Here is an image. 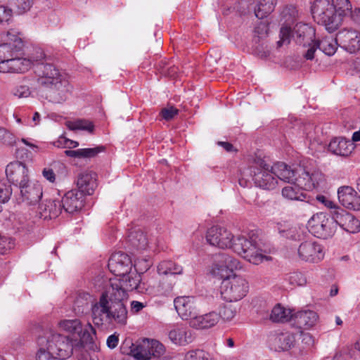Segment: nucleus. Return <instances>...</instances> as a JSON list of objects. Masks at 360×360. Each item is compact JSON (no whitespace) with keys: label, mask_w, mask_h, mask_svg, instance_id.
I'll return each mask as SVG.
<instances>
[{"label":"nucleus","mask_w":360,"mask_h":360,"mask_svg":"<svg viewBox=\"0 0 360 360\" xmlns=\"http://www.w3.org/2000/svg\"><path fill=\"white\" fill-rule=\"evenodd\" d=\"M19 194L17 200L20 203L27 205L37 204L42 196V187L40 184L32 183L30 180L25 185L18 187Z\"/></svg>","instance_id":"f3484780"},{"label":"nucleus","mask_w":360,"mask_h":360,"mask_svg":"<svg viewBox=\"0 0 360 360\" xmlns=\"http://www.w3.org/2000/svg\"><path fill=\"white\" fill-rule=\"evenodd\" d=\"M20 141L25 146H28L34 153L39 152V146L35 142H33L30 139L22 138L20 139Z\"/></svg>","instance_id":"052dcab7"},{"label":"nucleus","mask_w":360,"mask_h":360,"mask_svg":"<svg viewBox=\"0 0 360 360\" xmlns=\"http://www.w3.org/2000/svg\"><path fill=\"white\" fill-rule=\"evenodd\" d=\"M302 342L307 347H312L315 345V338L309 333H303L302 335Z\"/></svg>","instance_id":"bf43d9fd"},{"label":"nucleus","mask_w":360,"mask_h":360,"mask_svg":"<svg viewBox=\"0 0 360 360\" xmlns=\"http://www.w3.org/2000/svg\"><path fill=\"white\" fill-rule=\"evenodd\" d=\"M205 238L209 245L219 249H231L245 260L255 265L271 259L255 240L242 235L235 236L231 231L224 227L210 228L207 231Z\"/></svg>","instance_id":"f03ea898"},{"label":"nucleus","mask_w":360,"mask_h":360,"mask_svg":"<svg viewBox=\"0 0 360 360\" xmlns=\"http://www.w3.org/2000/svg\"><path fill=\"white\" fill-rule=\"evenodd\" d=\"M109 270L115 276L124 281L126 286L129 289H136L141 292L144 289L141 283V276L135 268L130 257L125 253L116 252L111 255L108 260Z\"/></svg>","instance_id":"39448f33"},{"label":"nucleus","mask_w":360,"mask_h":360,"mask_svg":"<svg viewBox=\"0 0 360 360\" xmlns=\"http://www.w3.org/2000/svg\"><path fill=\"white\" fill-rule=\"evenodd\" d=\"M325 174L316 167L313 160H303L297 166L295 185L303 190L312 191L324 188Z\"/></svg>","instance_id":"423d86ee"},{"label":"nucleus","mask_w":360,"mask_h":360,"mask_svg":"<svg viewBox=\"0 0 360 360\" xmlns=\"http://www.w3.org/2000/svg\"><path fill=\"white\" fill-rule=\"evenodd\" d=\"M37 83L44 90V96L49 102L62 103L72 91V86L68 76L52 64L41 67Z\"/></svg>","instance_id":"7ed1b4c3"},{"label":"nucleus","mask_w":360,"mask_h":360,"mask_svg":"<svg viewBox=\"0 0 360 360\" xmlns=\"http://www.w3.org/2000/svg\"><path fill=\"white\" fill-rule=\"evenodd\" d=\"M128 242L137 250H144L148 245V238L139 228H133L128 233Z\"/></svg>","instance_id":"7c9ffc66"},{"label":"nucleus","mask_w":360,"mask_h":360,"mask_svg":"<svg viewBox=\"0 0 360 360\" xmlns=\"http://www.w3.org/2000/svg\"><path fill=\"white\" fill-rule=\"evenodd\" d=\"M158 272L159 274H181L183 267L172 261H162L158 266Z\"/></svg>","instance_id":"c9c22d12"},{"label":"nucleus","mask_w":360,"mask_h":360,"mask_svg":"<svg viewBox=\"0 0 360 360\" xmlns=\"http://www.w3.org/2000/svg\"><path fill=\"white\" fill-rule=\"evenodd\" d=\"M270 340L276 350L287 351L295 345V336L292 333L285 332L273 335Z\"/></svg>","instance_id":"bb28decb"},{"label":"nucleus","mask_w":360,"mask_h":360,"mask_svg":"<svg viewBox=\"0 0 360 360\" xmlns=\"http://www.w3.org/2000/svg\"><path fill=\"white\" fill-rule=\"evenodd\" d=\"M60 200L63 209L70 214L80 210L84 202V195L77 190L68 191Z\"/></svg>","instance_id":"5701e85b"},{"label":"nucleus","mask_w":360,"mask_h":360,"mask_svg":"<svg viewBox=\"0 0 360 360\" xmlns=\"http://www.w3.org/2000/svg\"><path fill=\"white\" fill-rule=\"evenodd\" d=\"M340 46L353 53L360 50V32L356 30L344 29L338 34Z\"/></svg>","instance_id":"6ab92c4d"},{"label":"nucleus","mask_w":360,"mask_h":360,"mask_svg":"<svg viewBox=\"0 0 360 360\" xmlns=\"http://www.w3.org/2000/svg\"><path fill=\"white\" fill-rule=\"evenodd\" d=\"M255 32L258 34V36L260 37H264L267 35L268 33V27L266 24L264 22H259V25L255 28Z\"/></svg>","instance_id":"680f3d73"},{"label":"nucleus","mask_w":360,"mask_h":360,"mask_svg":"<svg viewBox=\"0 0 360 360\" xmlns=\"http://www.w3.org/2000/svg\"><path fill=\"white\" fill-rule=\"evenodd\" d=\"M296 323L300 328L309 330L314 327L319 322L318 314L309 309H304L297 311L294 314Z\"/></svg>","instance_id":"a878e982"},{"label":"nucleus","mask_w":360,"mask_h":360,"mask_svg":"<svg viewBox=\"0 0 360 360\" xmlns=\"http://www.w3.org/2000/svg\"><path fill=\"white\" fill-rule=\"evenodd\" d=\"M210 273L214 276L220 278L222 281L228 278H231L232 275L233 274L230 271L226 265L222 262L221 259L213 264L211 267Z\"/></svg>","instance_id":"e433bc0d"},{"label":"nucleus","mask_w":360,"mask_h":360,"mask_svg":"<svg viewBox=\"0 0 360 360\" xmlns=\"http://www.w3.org/2000/svg\"><path fill=\"white\" fill-rule=\"evenodd\" d=\"M13 17V10L8 6L0 5V24L8 22Z\"/></svg>","instance_id":"8fccbe9b"},{"label":"nucleus","mask_w":360,"mask_h":360,"mask_svg":"<svg viewBox=\"0 0 360 360\" xmlns=\"http://www.w3.org/2000/svg\"><path fill=\"white\" fill-rule=\"evenodd\" d=\"M6 175L8 182L18 188L30 180L27 167L19 161L10 162L6 166Z\"/></svg>","instance_id":"dca6fc26"},{"label":"nucleus","mask_w":360,"mask_h":360,"mask_svg":"<svg viewBox=\"0 0 360 360\" xmlns=\"http://www.w3.org/2000/svg\"><path fill=\"white\" fill-rule=\"evenodd\" d=\"M68 138L60 136L58 139L53 143V146L58 148L67 147Z\"/></svg>","instance_id":"0e129e2a"},{"label":"nucleus","mask_w":360,"mask_h":360,"mask_svg":"<svg viewBox=\"0 0 360 360\" xmlns=\"http://www.w3.org/2000/svg\"><path fill=\"white\" fill-rule=\"evenodd\" d=\"M338 41V37L335 39L332 35L328 34L316 41L317 47L325 54L332 56L337 50Z\"/></svg>","instance_id":"2f4dec72"},{"label":"nucleus","mask_w":360,"mask_h":360,"mask_svg":"<svg viewBox=\"0 0 360 360\" xmlns=\"http://www.w3.org/2000/svg\"><path fill=\"white\" fill-rule=\"evenodd\" d=\"M289 226L285 221H278L275 224L274 229L278 231V232L282 236L285 237H288V235L286 233L287 231H289Z\"/></svg>","instance_id":"6e6d98bb"},{"label":"nucleus","mask_w":360,"mask_h":360,"mask_svg":"<svg viewBox=\"0 0 360 360\" xmlns=\"http://www.w3.org/2000/svg\"><path fill=\"white\" fill-rule=\"evenodd\" d=\"M12 94L18 98H27L30 96L31 91L28 86L20 85L15 87L12 90Z\"/></svg>","instance_id":"09e8293b"},{"label":"nucleus","mask_w":360,"mask_h":360,"mask_svg":"<svg viewBox=\"0 0 360 360\" xmlns=\"http://www.w3.org/2000/svg\"><path fill=\"white\" fill-rule=\"evenodd\" d=\"M15 136L6 129L0 127V141L7 146H13L16 143Z\"/></svg>","instance_id":"a18cd8bd"},{"label":"nucleus","mask_w":360,"mask_h":360,"mask_svg":"<svg viewBox=\"0 0 360 360\" xmlns=\"http://www.w3.org/2000/svg\"><path fill=\"white\" fill-rule=\"evenodd\" d=\"M165 352V346L160 341L143 338L130 342L128 354L136 360H151L163 355Z\"/></svg>","instance_id":"6e6552de"},{"label":"nucleus","mask_w":360,"mask_h":360,"mask_svg":"<svg viewBox=\"0 0 360 360\" xmlns=\"http://www.w3.org/2000/svg\"><path fill=\"white\" fill-rule=\"evenodd\" d=\"M302 190L303 189L297 186H293L292 185H288L283 188L281 194L286 200L302 201L305 198V195L302 192Z\"/></svg>","instance_id":"f704fd0d"},{"label":"nucleus","mask_w":360,"mask_h":360,"mask_svg":"<svg viewBox=\"0 0 360 360\" xmlns=\"http://www.w3.org/2000/svg\"><path fill=\"white\" fill-rule=\"evenodd\" d=\"M83 346L77 342V339L49 332L38 340L36 360L67 359L72 355L74 350Z\"/></svg>","instance_id":"20e7f679"},{"label":"nucleus","mask_w":360,"mask_h":360,"mask_svg":"<svg viewBox=\"0 0 360 360\" xmlns=\"http://www.w3.org/2000/svg\"><path fill=\"white\" fill-rule=\"evenodd\" d=\"M42 175L51 183H54L56 181V174L53 170L49 167H46L42 170Z\"/></svg>","instance_id":"13d9d810"},{"label":"nucleus","mask_w":360,"mask_h":360,"mask_svg":"<svg viewBox=\"0 0 360 360\" xmlns=\"http://www.w3.org/2000/svg\"><path fill=\"white\" fill-rule=\"evenodd\" d=\"M248 282L242 276L233 274L231 278L222 281L220 287L221 297L228 302H238L246 296Z\"/></svg>","instance_id":"9b49d317"},{"label":"nucleus","mask_w":360,"mask_h":360,"mask_svg":"<svg viewBox=\"0 0 360 360\" xmlns=\"http://www.w3.org/2000/svg\"><path fill=\"white\" fill-rule=\"evenodd\" d=\"M60 331L68 334H77V342L83 345L93 343L96 337V330L91 323L84 327L79 319H63L58 323Z\"/></svg>","instance_id":"f8f14e48"},{"label":"nucleus","mask_w":360,"mask_h":360,"mask_svg":"<svg viewBox=\"0 0 360 360\" xmlns=\"http://www.w3.org/2000/svg\"><path fill=\"white\" fill-rule=\"evenodd\" d=\"M354 144L349 139L339 136L333 139L328 146L331 153L342 157H348L354 150Z\"/></svg>","instance_id":"b1692460"},{"label":"nucleus","mask_w":360,"mask_h":360,"mask_svg":"<svg viewBox=\"0 0 360 360\" xmlns=\"http://www.w3.org/2000/svg\"><path fill=\"white\" fill-rule=\"evenodd\" d=\"M280 39L278 41V46L288 44L291 37L297 44L306 46L307 44L313 41L315 37V30L310 25L302 22L297 23L291 30L290 27L283 26L280 30Z\"/></svg>","instance_id":"9d476101"},{"label":"nucleus","mask_w":360,"mask_h":360,"mask_svg":"<svg viewBox=\"0 0 360 360\" xmlns=\"http://www.w3.org/2000/svg\"><path fill=\"white\" fill-rule=\"evenodd\" d=\"M15 11L18 15H22L28 12L33 6V0H12Z\"/></svg>","instance_id":"79ce46f5"},{"label":"nucleus","mask_w":360,"mask_h":360,"mask_svg":"<svg viewBox=\"0 0 360 360\" xmlns=\"http://www.w3.org/2000/svg\"><path fill=\"white\" fill-rule=\"evenodd\" d=\"M65 125L70 130H84L90 133L93 132L94 128L92 122L86 120L67 121Z\"/></svg>","instance_id":"ea45409f"},{"label":"nucleus","mask_w":360,"mask_h":360,"mask_svg":"<svg viewBox=\"0 0 360 360\" xmlns=\"http://www.w3.org/2000/svg\"><path fill=\"white\" fill-rule=\"evenodd\" d=\"M80 158H91L96 156L99 153L103 151V146H98L95 148H79Z\"/></svg>","instance_id":"de8ad7c7"},{"label":"nucleus","mask_w":360,"mask_h":360,"mask_svg":"<svg viewBox=\"0 0 360 360\" xmlns=\"http://www.w3.org/2000/svg\"><path fill=\"white\" fill-rule=\"evenodd\" d=\"M219 321V315L215 311H211L203 315H195L188 324L193 329L203 330L214 327Z\"/></svg>","instance_id":"393cba45"},{"label":"nucleus","mask_w":360,"mask_h":360,"mask_svg":"<svg viewBox=\"0 0 360 360\" xmlns=\"http://www.w3.org/2000/svg\"><path fill=\"white\" fill-rule=\"evenodd\" d=\"M15 243L12 238H2L0 239V254H6L14 248Z\"/></svg>","instance_id":"3c124183"},{"label":"nucleus","mask_w":360,"mask_h":360,"mask_svg":"<svg viewBox=\"0 0 360 360\" xmlns=\"http://www.w3.org/2000/svg\"><path fill=\"white\" fill-rule=\"evenodd\" d=\"M314 18L326 29L332 32L338 29L342 24L340 15L334 10L329 0H316L311 6Z\"/></svg>","instance_id":"0eeeda50"},{"label":"nucleus","mask_w":360,"mask_h":360,"mask_svg":"<svg viewBox=\"0 0 360 360\" xmlns=\"http://www.w3.org/2000/svg\"><path fill=\"white\" fill-rule=\"evenodd\" d=\"M277 0H259L255 8V16L259 19H263L270 14L275 8Z\"/></svg>","instance_id":"72a5a7b5"},{"label":"nucleus","mask_w":360,"mask_h":360,"mask_svg":"<svg viewBox=\"0 0 360 360\" xmlns=\"http://www.w3.org/2000/svg\"><path fill=\"white\" fill-rule=\"evenodd\" d=\"M309 231L317 238H328L332 236L336 229L334 216L330 218L326 213L314 214L308 221Z\"/></svg>","instance_id":"ddd939ff"},{"label":"nucleus","mask_w":360,"mask_h":360,"mask_svg":"<svg viewBox=\"0 0 360 360\" xmlns=\"http://www.w3.org/2000/svg\"><path fill=\"white\" fill-rule=\"evenodd\" d=\"M238 309L236 305L229 302L223 305L219 310V319L221 318L224 321H231L237 314Z\"/></svg>","instance_id":"a19ab883"},{"label":"nucleus","mask_w":360,"mask_h":360,"mask_svg":"<svg viewBox=\"0 0 360 360\" xmlns=\"http://www.w3.org/2000/svg\"><path fill=\"white\" fill-rule=\"evenodd\" d=\"M316 199L318 202L323 205L325 207L329 208V209H335V210L337 208H339L336 206L335 203L332 201L330 199H329L328 197L323 195H318L316 197Z\"/></svg>","instance_id":"864d4df0"},{"label":"nucleus","mask_w":360,"mask_h":360,"mask_svg":"<svg viewBox=\"0 0 360 360\" xmlns=\"http://www.w3.org/2000/svg\"><path fill=\"white\" fill-rule=\"evenodd\" d=\"M77 184L79 193L91 195L97 187L96 175L94 173H83L79 175Z\"/></svg>","instance_id":"c85d7f7f"},{"label":"nucleus","mask_w":360,"mask_h":360,"mask_svg":"<svg viewBox=\"0 0 360 360\" xmlns=\"http://www.w3.org/2000/svg\"><path fill=\"white\" fill-rule=\"evenodd\" d=\"M340 202L347 209L360 210V195L351 186H341L338 190Z\"/></svg>","instance_id":"4be33fe9"},{"label":"nucleus","mask_w":360,"mask_h":360,"mask_svg":"<svg viewBox=\"0 0 360 360\" xmlns=\"http://www.w3.org/2000/svg\"><path fill=\"white\" fill-rule=\"evenodd\" d=\"M121 278L114 277L103 280L99 301L92 307L94 324L102 326L104 321L124 326L127 323L128 311L125 302L129 298L128 291Z\"/></svg>","instance_id":"f257e3e1"},{"label":"nucleus","mask_w":360,"mask_h":360,"mask_svg":"<svg viewBox=\"0 0 360 360\" xmlns=\"http://www.w3.org/2000/svg\"><path fill=\"white\" fill-rule=\"evenodd\" d=\"M146 307V304L133 300L130 304V312L132 314H137L141 311Z\"/></svg>","instance_id":"4d7b16f0"},{"label":"nucleus","mask_w":360,"mask_h":360,"mask_svg":"<svg viewBox=\"0 0 360 360\" xmlns=\"http://www.w3.org/2000/svg\"><path fill=\"white\" fill-rule=\"evenodd\" d=\"M325 256L323 247L315 240H306L297 248L295 257L300 261L316 264L322 261Z\"/></svg>","instance_id":"4468645a"},{"label":"nucleus","mask_w":360,"mask_h":360,"mask_svg":"<svg viewBox=\"0 0 360 360\" xmlns=\"http://www.w3.org/2000/svg\"><path fill=\"white\" fill-rule=\"evenodd\" d=\"M331 5L333 6L334 10L340 15L342 21L343 17L351 13L352 6L349 0H331Z\"/></svg>","instance_id":"58836bf2"},{"label":"nucleus","mask_w":360,"mask_h":360,"mask_svg":"<svg viewBox=\"0 0 360 360\" xmlns=\"http://www.w3.org/2000/svg\"><path fill=\"white\" fill-rule=\"evenodd\" d=\"M94 357L91 356L89 353L84 352L79 356L78 360H89L92 359Z\"/></svg>","instance_id":"774afa93"},{"label":"nucleus","mask_w":360,"mask_h":360,"mask_svg":"<svg viewBox=\"0 0 360 360\" xmlns=\"http://www.w3.org/2000/svg\"><path fill=\"white\" fill-rule=\"evenodd\" d=\"M184 360H217V359L209 352L201 349H194L184 354Z\"/></svg>","instance_id":"4c0bfd02"},{"label":"nucleus","mask_w":360,"mask_h":360,"mask_svg":"<svg viewBox=\"0 0 360 360\" xmlns=\"http://www.w3.org/2000/svg\"><path fill=\"white\" fill-rule=\"evenodd\" d=\"M218 144L222 146L228 152L231 151L233 148V145L229 142L220 141Z\"/></svg>","instance_id":"338daca9"},{"label":"nucleus","mask_w":360,"mask_h":360,"mask_svg":"<svg viewBox=\"0 0 360 360\" xmlns=\"http://www.w3.org/2000/svg\"><path fill=\"white\" fill-rule=\"evenodd\" d=\"M40 210L41 214L44 218H55L58 217L63 210L61 200H46L45 203H43L40 205Z\"/></svg>","instance_id":"c756f323"},{"label":"nucleus","mask_w":360,"mask_h":360,"mask_svg":"<svg viewBox=\"0 0 360 360\" xmlns=\"http://www.w3.org/2000/svg\"><path fill=\"white\" fill-rule=\"evenodd\" d=\"M65 154L67 156H68V157L81 158H80V150L79 149H77V150H67L65 151Z\"/></svg>","instance_id":"69168bd1"},{"label":"nucleus","mask_w":360,"mask_h":360,"mask_svg":"<svg viewBox=\"0 0 360 360\" xmlns=\"http://www.w3.org/2000/svg\"><path fill=\"white\" fill-rule=\"evenodd\" d=\"M24 45L22 34L15 29L0 34V54L3 58L5 57L4 53L21 51Z\"/></svg>","instance_id":"2eb2a0df"},{"label":"nucleus","mask_w":360,"mask_h":360,"mask_svg":"<svg viewBox=\"0 0 360 360\" xmlns=\"http://www.w3.org/2000/svg\"><path fill=\"white\" fill-rule=\"evenodd\" d=\"M118 342V337L115 335H111L107 339V345L109 348L114 349L117 347Z\"/></svg>","instance_id":"e2e57ef3"},{"label":"nucleus","mask_w":360,"mask_h":360,"mask_svg":"<svg viewBox=\"0 0 360 360\" xmlns=\"http://www.w3.org/2000/svg\"><path fill=\"white\" fill-rule=\"evenodd\" d=\"M176 312L182 320L191 321L198 314L196 300L192 296H179L174 300Z\"/></svg>","instance_id":"a211bd4d"},{"label":"nucleus","mask_w":360,"mask_h":360,"mask_svg":"<svg viewBox=\"0 0 360 360\" xmlns=\"http://www.w3.org/2000/svg\"><path fill=\"white\" fill-rule=\"evenodd\" d=\"M294 315L290 309L285 308L281 304H276L271 310L270 319L273 322H287Z\"/></svg>","instance_id":"473e14b6"},{"label":"nucleus","mask_w":360,"mask_h":360,"mask_svg":"<svg viewBox=\"0 0 360 360\" xmlns=\"http://www.w3.org/2000/svg\"><path fill=\"white\" fill-rule=\"evenodd\" d=\"M179 110L173 106L164 108L161 110L160 115L162 119L168 121L173 119L177 114Z\"/></svg>","instance_id":"603ef678"},{"label":"nucleus","mask_w":360,"mask_h":360,"mask_svg":"<svg viewBox=\"0 0 360 360\" xmlns=\"http://www.w3.org/2000/svg\"><path fill=\"white\" fill-rule=\"evenodd\" d=\"M12 195V188L8 183L0 181V202L5 203L8 201Z\"/></svg>","instance_id":"49530a36"},{"label":"nucleus","mask_w":360,"mask_h":360,"mask_svg":"<svg viewBox=\"0 0 360 360\" xmlns=\"http://www.w3.org/2000/svg\"><path fill=\"white\" fill-rule=\"evenodd\" d=\"M272 172L276 176L283 181L293 183L295 184V179L297 176V167L291 169L290 167L284 162H276L272 165Z\"/></svg>","instance_id":"cd10ccee"},{"label":"nucleus","mask_w":360,"mask_h":360,"mask_svg":"<svg viewBox=\"0 0 360 360\" xmlns=\"http://www.w3.org/2000/svg\"><path fill=\"white\" fill-rule=\"evenodd\" d=\"M272 170V165L266 160L259 158L245 172L250 174L257 186L273 190L278 184V179Z\"/></svg>","instance_id":"1a4fd4ad"},{"label":"nucleus","mask_w":360,"mask_h":360,"mask_svg":"<svg viewBox=\"0 0 360 360\" xmlns=\"http://www.w3.org/2000/svg\"><path fill=\"white\" fill-rule=\"evenodd\" d=\"M334 219L336 224L347 232L356 233L360 230V221L352 214L342 208H337L334 210Z\"/></svg>","instance_id":"412c9836"},{"label":"nucleus","mask_w":360,"mask_h":360,"mask_svg":"<svg viewBox=\"0 0 360 360\" xmlns=\"http://www.w3.org/2000/svg\"><path fill=\"white\" fill-rule=\"evenodd\" d=\"M170 341L179 346H185L191 343L195 335L192 331L183 324L173 326L168 332Z\"/></svg>","instance_id":"aec40b11"},{"label":"nucleus","mask_w":360,"mask_h":360,"mask_svg":"<svg viewBox=\"0 0 360 360\" xmlns=\"http://www.w3.org/2000/svg\"><path fill=\"white\" fill-rule=\"evenodd\" d=\"M306 46H308L309 49L304 54V58L307 60H312L314 57V53L318 48L317 42L313 39V41L310 42L309 44H307Z\"/></svg>","instance_id":"5fc2aeb1"},{"label":"nucleus","mask_w":360,"mask_h":360,"mask_svg":"<svg viewBox=\"0 0 360 360\" xmlns=\"http://www.w3.org/2000/svg\"><path fill=\"white\" fill-rule=\"evenodd\" d=\"M291 285L303 286L307 284L306 276L300 271H294L287 275L285 278Z\"/></svg>","instance_id":"37998d69"},{"label":"nucleus","mask_w":360,"mask_h":360,"mask_svg":"<svg viewBox=\"0 0 360 360\" xmlns=\"http://www.w3.org/2000/svg\"><path fill=\"white\" fill-rule=\"evenodd\" d=\"M221 259L233 274L234 270L240 269L242 266L238 259L229 255H222Z\"/></svg>","instance_id":"c03bdc74"}]
</instances>
